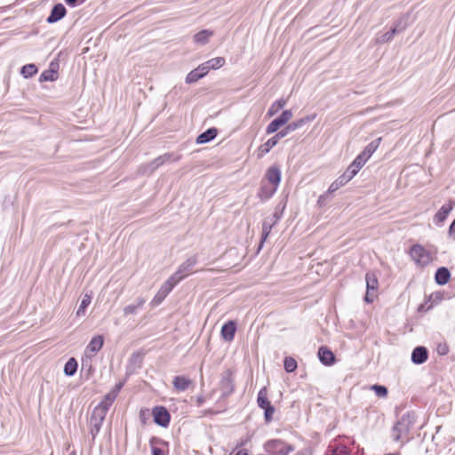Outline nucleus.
I'll use <instances>...</instances> for the list:
<instances>
[{"instance_id": "bb28decb", "label": "nucleus", "mask_w": 455, "mask_h": 455, "mask_svg": "<svg viewBox=\"0 0 455 455\" xmlns=\"http://www.w3.org/2000/svg\"><path fill=\"white\" fill-rule=\"evenodd\" d=\"M77 370V362L75 358H69L64 365V373L67 376H73Z\"/></svg>"}, {"instance_id": "f704fd0d", "label": "nucleus", "mask_w": 455, "mask_h": 455, "mask_svg": "<svg viewBox=\"0 0 455 455\" xmlns=\"http://www.w3.org/2000/svg\"><path fill=\"white\" fill-rule=\"evenodd\" d=\"M297 368V362L291 357H286L284 360V369L288 372H292Z\"/></svg>"}, {"instance_id": "a211bd4d", "label": "nucleus", "mask_w": 455, "mask_h": 455, "mask_svg": "<svg viewBox=\"0 0 455 455\" xmlns=\"http://www.w3.org/2000/svg\"><path fill=\"white\" fill-rule=\"evenodd\" d=\"M427 359V348L424 347H416L411 354V361L416 363H422Z\"/></svg>"}, {"instance_id": "4d7b16f0", "label": "nucleus", "mask_w": 455, "mask_h": 455, "mask_svg": "<svg viewBox=\"0 0 455 455\" xmlns=\"http://www.w3.org/2000/svg\"><path fill=\"white\" fill-rule=\"evenodd\" d=\"M323 196H321L319 197L318 203H321V201H322V199H323Z\"/></svg>"}, {"instance_id": "de8ad7c7", "label": "nucleus", "mask_w": 455, "mask_h": 455, "mask_svg": "<svg viewBox=\"0 0 455 455\" xmlns=\"http://www.w3.org/2000/svg\"><path fill=\"white\" fill-rule=\"evenodd\" d=\"M448 351H449V348H448V347H447L445 344H443V345H439V346L437 347V353H438L439 355H446V354L448 353Z\"/></svg>"}, {"instance_id": "c85d7f7f", "label": "nucleus", "mask_w": 455, "mask_h": 455, "mask_svg": "<svg viewBox=\"0 0 455 455\" xmlns=\"http://www.w3.org/2000/svg\"><path fill=\"white\" fill-rule=\"evenodd\" d=\"M293 116V113L291 110L287 109L284 110L281 116L275 119V121L277 123V124L281 127L287 124Z\"/></svg>"}, {"instance_id": "49530a36", "label": "nucleus", "mask_w": 455, "mask_h": 455, "mask_svg": "<svg viewBox=\"0 0 455 455\" xmlns=\"http://www.w3.org/2000/svg\"><path fill=\"white\" fill-rule=\"evenodd\" d=\"M443 299V295L440 292L432 293L428 296V302L430 301H440Z\"/></svg>"}, {"instance_id": "79ce46f5", "label": "nucleus", "mask_w": 455, "mask_h": 455, "mask_svg": "<svg viewBox=\"0 0 455 455\" xmlns=\"http://www.w3.org/2000/svg\"><path fill=\"white\" fill-rule=\"evenodd\" d=\"M301 126H303V121H301V119H299L296 122H293V123L290 124L287 126V131L293 132V131L300 128Z\"/></svg>"}, {"instance_id": "a19ab883", "label": "nucleus", "mask_w": 455, "mask_h": 455, "mask_svg": "<svg viewBox=\"0 0 455 455\" xmlns=\"http://www.w3.org/2000/svg\"><path fill=\"white\" fill-rule=\"evenodd\" d=\"M271 224H267V221H265L263 223V227H262V238H263V241H265L267 239V237L268 236L270 231H271Z\"/></svg>"}, {"instance_id": "393cba45", "label": "nucleus", "mask_w": 455, "mask_h": 455, "mask_svg": "<svg viewBox=\"0 0 455 455\" xmlns=\"http://www.w3.org/2000/svg\"><path fill=\"white\" fill-rule=\"evenodd\" d=\"M91 295L84 294L76 313L78 317L84 316L85 315L86 308L91 304Z\"/></svg>"}, {"instance_id": "f8f14e48", "label": "nucleus", "mask_w": 455, "mask_h": 455, "mask_svg": "<svg viewBox=\"0 0 455 455\" xmlns=\"http://www.w3.org/2000/svg\"><path fill=\"white\" fill-rule=\"evenodd\" d=\"M213 36V31L210 29H204L196 33L193 36L194 43L196 44L204 45L206 44L210 38Z\"/></svg>"}, {"instance_id": "5701e85b", "label": "nucleus", "mask_w": 455, "mask_h": 455, "mask_svg": "<svg viewBox=\"0 0 455 455\" xmlns=\"http://www.w3.org/2000/svg\"><path fill=\"white\" fill-rule=\"evenodd\" d=\"M381 141V138H378L376 140L369 143L364 149L360 153L363 156H364L367 160L371 158L372 154L377 150Z\"/></svg>"}, {"instance_id": "dca6fc26", "label": "nucleus", "mask_w": 455, "mask_h": 455, "mask_svg": "<svg viewBox=\"0 0 455 455\" xmlns=\"http://www.w3.org/2000/svg\"><path fill=\"white\" fill-rule=\"evenodd\" d=\"M318 356L320 361L325 365L332 364L335 360L333 353L325 347L319 348Z\"/></svg>"}, {"instance_id": "4c0bfd02", "label": "nucleus", "mask_w": 455, "mask_h": 455, "mask_svg": "<svg viewBox=\"0 0 455 455\" xmlns=\"http://www.w3.org/2000/svg\"><path fill=\"white\" fill-rule=\"evenodd\" d=\"M332 455H348L349 452L345 446H338L331 450Z\"/></svg>"}, {"instance_id": "7c9ffc66", "label": "nucleus", "mask_w": 455, "mask_h": 455, "mask_svg": "<svg viewBox=\"0 0 455 455\" xmlns=\"http://www.w3.org/2000/svg\"><path fill=\"white\" fill-rule=\"evenodd\" d=\"M58 78L57 72L50 68L48 70L44 71L40 76V82H45V81H55Z\"/></svg>"}, {"instance_id": "e433bc0d", "label": "nucleus", "mask_w": 455, "mask_h": 455, "mask_svg": "<svg viewBox=\"0 0 455 455\" xmlns=\"http://www.w3.org/2000/svg\"><path fill=\"white\" fill-rule=\"evenodd\" d=\"M379 397H386L387 395V389L384 386L373 385L371 387Z\"/></svg>"}, {"instance_id": "6e6d98bb", "label": "nucleus", "mask_w": 455, "mask_h": 455, "mask_svg": "<svg viewBox=\"0 0 455 455\" xmlns=\"http://www.w3.org/2000/svg\"><path fill=\"white\" fill-rule=\"evenodd\" d=\"M235 455H249L248 451L245 450L239 451Z\"/></svg>"}, {"instance_id": "2f4dec72", "label": "nucleus", "mask_w": 455, "mask_h": 455, "mask_svg": "<svg viewBox=\"0 0 455 455\" xmlns=\"http://www.w3.org/2000/svg\"><path fill=\"white\" fill-rule=\"evenodd\" d=\"M208 65L212 69H219L225 64V59L223 57H216L207 60Z\"/></svg>"}, {"instance_id": "f03ea898", "label": "nucleus", "mask_w": 455, "mask_h": 455, "mask_svg": "<svg viewBox=\"0 0 455 455\" xmlns=\"http://www.w3.org/2000/svg\"><path fill=\"white\" fill-rule=\"evenodd\" d=\"M122 388V384L119 383L116 387L115 389H113L112 391H110L106 396H105V399L100 403V404H99V406H97L93 412H92V419H91V421L92 422V420L96 418H99V420L100 422L102 421V419L105 418L106 416V413H107V411L108 409V407L110 406V404L114 402V400L116 399V397L117 396V394L118 392L120 391V389Z\"/></svg>"}, {"instance_id": "9b49d317", "label": "nucleus", "mask_w": 455, "mask_h": 455, "mask_svg": "<svg viewBox=\"0 0 455 455\" xmlns=\"http://www.w3.org/2000/svg\"><path fill=\"white\" fill-rule=\"evenodd\" d=\"M453 205L454 204L452 202L443 204L434 216V222L436 225H441L446 220L450 212L453 209Z\"/></svg>"}, {"instance_id": "4be33fe9", "label": "nucleus", "mask_w": 455, "mask_h": 455, "mask_svg": "<svg viewBox=\"0 0 455 455\" xmlns=\"http://www.w3.org/2000/svg\"><path fill=\"white\" fill-rule=\"evenodd\" d=\"M217 136V130L215 128H210L206 132L201 133L196 138V143L197 144H204L212 140H213Z\"/></svg>"}, {"instance_id": "c9c22d12", "label": "nucleus", "mask_w": 455, "mask_h": 455, "mask_svg": "<svg viewBox=\"0 0 455 455\" xmlns=\"http://www.w3.org/2000/svg\"><path fill=\"white\" fill-rule=\"evenodd\" d=\"M396 32H397L396 28H392L391 30L386 32L381 36H379L378 38V42L380 44H384V43L390 41Z\"/></svg>"}, {"instance_id": "6ab92c4d", "label": "nucleus", "mask_w": 455, "mask_h": 455, "mask_svg": "<svg viewBox=\"0 0 455 455\" xmlns=\"http://www.w3.org/2000/svg\"><path fill=\"white\" fill-rule=\"evenodd\" d=\"M348 181H350V180L348 179V177L346 174L343 173L330 185L327 192L329 194L334 193L339 188L345 186Z\"/></svg>"}, {"instance_id": "09e8293b", "label": "nucleus", "mask_w": 455, "mask_h": 455, "mask_svg": "<svg viewBox=\"0 0 455 455\" xmlns=\"http://www.w3.org/2000/svg\"><path fill=\"white\" fill-rule=\"evenodd\" d=\"M152 455H164V452L160 448L153 447Z\"/></svg>"}, {"instance_id": "864d4df0", "label": "nucleus", "mask_w": 455, "mask_h": 455, "mask_svg": "<svg viewBox=\"0 0 455 455\" xmlns=\"http://www.w3.org/2000/svg\"><path fill=\"white\" fill-rule=\"evenodd\" d=\"M282 139V136H280V133H276L274 137L271 138L272 140H275V144L276 145L279 140Z\"/></svg>"}, {"instance_id": "b1692460", "label": "nucleus", "mask_w": 455, "mask_h": 455, "mask_svg": "<svg viewBox=\"0 0 455 455\" xmlns=\"http://www.w3.org/2000/svg\"><path fill=\"white\" fill-rule=\"evenodd\" d=\"M285 105H286V100L283 99L275 100V102L272 103V105L268 108L267 113V116L271 117V116H275L277 112H279L282 108H283Z\"/></svg>"}, {"instance_id": "bf43d9fd", "label": "nucleus", "mask_w": 455, "mask_h": 455, "mask_svg": "<svg viewBox=\"0 0 455 455\" xmlns=\"http://www.w3.org/2000/svg\"><path fill=\"white\" fill-rule=\"evenodd\" d=\"M99 424H100V422H99V423H95V424H94V427H98V425H99Z\"/></svg>"}, {"instance_id": "ddd939ff", "label": "nucleus", "mask_w": 455, "mask_h": 455, "mask_svg": "<svg viewBox=\"0 0 455 455\" xmlns=\"http://www.w3.org/2000/svg\"><path fill=\"white\" fill-rule=\"evenodd\" d=\"M235 332V324L234 322L229 321L225 323L221 328V336L227 341L233 340Z\"/></svg>"}, {"instance_id": "58836bf2", "label": "nucleus", "mask_w": 455, "mask_h": 455, "mask_svg": "<svg viewBox=\"0 0 455 455\" xmlns=\"http://www.w3.org/2000/svg\"><path fill=\"white\" fill-rule=\"evenodd\" d=\"M196 69L202 75L203 77L211 70L207 61H205V62L202 63L201 65H199L196 68Z\"/></svg>"}, {"instance_id": "9d476101", "label": "nucleus", "mask_w": 455, "mask_h": 455, "mask_svg": "<svg viewBox=\"0 0 455 455\" xmlns=\"http://www.w3.org/2000/svg\"><path fill=\"white\" fill-rule=\"evenodd\" d=\"M410 255L418 266L421 267L425 266L426 251L423 246L419 244L413 245L410 251Z\"/></svg>"}, {"instance_id": "412c9836", "label": "nucleus", "mask_w": 455, "mask_h": 455, "mask_svg": "<svg viewBox=\"0 0 455 455\" xmlns=\"http://www.w3.org/2000/svg\"><path fill=\"white\" fill-rule=\"evenodd\" d=\"M179 282L172 275L170 278L161 286L159 291H157L160 295L166 298V296L170 293V291L174 288V286Z\"/></svg>"}, {"instance_id": "5fc2aeb1", "label": "nucleus", "mask_w": 455, "mask_h": 455, "mask_svg": "<svg viewBox=\"0 0 455 455\" xmlns=\"http://www.w3.org/2000/svg\"><path fill=\"white\" fill-rule=\"evenodd\" d=\"M291 131H287V127L283 130V131H281L279 132L280 133V136H282V138L285 137Z\"/></svg>"}, {"instance_id": "f257e3e1", "label": "nucleus", "mask_w": 455, "mask_h": 455, "mask_svg": "<svg viewBox=\"0 0 455 455\" xmlns=\"http://www.w3.org/2000/svg\"><path fill=\"white\" fill-rule=\"evenodd\" d=\"M282 179L281 169L277 165H272L267 169L261 180L258 196L261 200L271 198L276 192Z\"/></svg>"}, {"instance_id": "2eb2a0df", "label": "nucleus", "mask_w": 455, "mask_h": 455, "mask_svg": "<svg viewBox=\"0 0 455 455\" xmlns=\"http://www.w3.org/2000/svg\"><path fill=\"white\" fill-rule=\"evenodd\" d=\"M191 384V379L184 376H177L173 379V387L179 392L187 390Z\"/></svg>"}, {"instance_id": "8fccbe9b", "label": "nucleus", "mask_w": 455, "mask_h": 455, "mask_svg": "<svg viewBox=\"0 0 455 455\" xmlns=\"http://www.w3.org/2000/svg\"><path fill=\"white\" fill-rule=\"evenodd\" d=\"M301 121H303V125L307 123H309L315 119V116H307L302 118H300Z\"/></svg>"}, {"instance_id": "1a4fd4ad", "label": "nucleus", "mask_w": 455, "mask_h": 455, "mask_svg": "<svg viewBox=\"0 0 455 455\" xmlns=\"http://www.w3.org/2000/svg\"><path fill=\"white\" fill-rule=\"evenodd\" d=\"M154 421L161 426L167 427L170 422V414L164 407L158 406L153 410Z\"/></svg>"}, {"instance_id": "4468645a", "label": "nucleus", "mask_w": 455, "mask_h": 455, "mask_svg": "<svg viewBox=\"0 0 455 455\" xmlns=\"http://www.w3.org/2000/svg\"><path fill=\"white\" fill-rule=\"evenodd\" d=\"M65 13H66L65 7L61 4H56L51 12V15L47 18V21L49 23L56 22L58 20H60V19H62L64 17Z\"/></svg>"}, {"instance_id": "a878e982", "label": "nucleus", "mask_w": 455, "mask_h": 455, "mask_svg": "<svg viewBox=\"0 0 455 455\" xmlns=\"http://www.w3.org/2000/svg\"><path fill=\"white\" fill-rule=\"evenodd\" d=\"M257 403L258 405L262 409L270 406V403L267 399V391L266 387H263L259 390L257 398Z\"/></svg>"}, {"instance_id": "423d86ee", "label": "nucleus", "mask_w": 455, "mask_h": 455, "mask_svg": "<svg viewBox=\"0 0 455 455\" xmlns=\"http://www.w3.org/2000/svg\"><path fill=\"white\" fill-rule=\"evenodd\" d=\"M409 426L408 423L402 420L399 421L392 430V438L394 442L403 443L408 439Z\"/></svg>"}, {"instance_id": "c03bdc74", "label": "nucleus", "mask_w": 455, "mask_h": 455, "mask_svg": "<svg viewBox=\"0 0 455 455\" xmlns=\"http://www.w3.org/2000/svg\"><path fill=\"white\" fill-rule=\"evenodd\" d=\"M168 158H169V156H167V155H164V156H161L158 158H156L154 161L156 167H158V166L164 164L168 160Z\"/></svg>"}, {"instance_id": "72a5a7b5", "label": "nucleus", "mask_w": 455, "mask_h": 455, "mask_svg": "<svg viewBox=\"0 0 455 455\" xmlns=\"http://www.w3.org/2000/svg\"><path fill=\"white\" fill-rule=\"evenodd\" d=\"M202 75L198 72L196 68L190 71L186 76V83L192 84L202 78Z\"/></svg>"}, {"instance_id": "39448f33", "label": "nucleus", "mask_w": 455, "mask_h": 455, "mask_svg": "<svg viewBox=\"0 0 455 455\" xmlns=\"http://www.w3.org/2000/svg\"><path fill=\"white\" fill-rule=\"evenodd\" d=\"M197 259L196 256L187 259L172 275V276L180 283L182 279L192 273V268L196 265Z\"/></svg>"}, {"instance_id": "f3484780", "label": "nucleus", "mask_w": 455, "mask_h": 455, "mask_svg": "<svg viewBox=\"0 0 455 455\" xmlns=\"http://www.w3.org/2000/svg\"><path fill=\"white\" fill-rule=\"evenodd\" d=\"M450 277H451L450 271L448 270V268H446L444 267H439L435 275V282L439 285L446 284L449 282Z\"/></svg>"}, {"instance_id": "aec40b11", "label": "nucleus", "mask_w": 455, "mask_h": 455, "mask_svg": "<svg viewBox=\"0 0 455 455\" xmlns=\"http://www.w3.org/2000/svg\"><path fill=\"white\" fill-rule=\"evenodd\" d=\"M179 282L172 275L170 278L161 286L159 291H157L160 295L166 298V296L170 293V291L174 288V286Z\"/></svg>"}, {"instance_id": "0eeeda50", "label": "nucleus", "mask_w": 455, "mask_h": 455, "mask_svg": "<svg viewBox=\"0 0 455 455\" xmlns=\"http://www.w3.org/2000/svg\"><path fill=\"white\" fill-rule=\"evenodd\" d=\"M367 161L368 160L364 156L359 154L355 157V159L351 163V164L347 167V169L344 172V174H346L351 180L363 167Z\"/></svg>"}, {"instance_id": "13d9d810", "label": "nucleus", "mask_w": 455, "mask_h": 455, "mask_svg": "<svg viewBox=\"0 0 455 455\" xmlns=\"http://www.w3.org/2000/svg\"><path fill=\"white\" fill-rule=\"evenodd\" d=\"M386 455H398V454H395V453H389V454H386Z\"/></svg>"}, {"instance_id": "a18cd8bd", "label": "nucleus", "mask_w": 455, "mask_h": 455, "mask_svg": "<svg viewBox=\"0 0 455 455\" xmlns=\"http://www.w3.org/2000/svg\"><path fill=\"white\" fill-rule=\"evenodd\" d=\"M165 298H164V296L160 295L158 292L155 295V297L153 298L151 303L153 306H158L159 304H161L163 302V300Z\"/></svg>"}, {"instance_id": "3c124183", "label": "nucleus", "mask_w": 455, "mask_h": 455, "mask_svg": "<svg viewBox=\"0 0 455 455\" xmlns=\"http://www.w3.org/2000/svg\"><path fill=\"white\" fill-rule=\"evenodd\" d=\"M449 232L451 235H455V220L452 221V223L450 226Z\"/></svg>"}, {"instance_id": "473e14b6", "label": "nucleus", "mask_w": 455, "mask_h": 455, "mask_svg": "<svg viewBox=\"0 0 455 455\" xmlns=\"http://www.w3.org/2000/svg\"><path fill=\"white\" fill-rule=\"evenodd\" d=\"M36 72H37V68H36V67L34 64H28V65H25V66L21 68V75H22L25 78L31 77V76H32L33 75H35Z\"/></svg>"}, {"instance_id": "37998d69", "label": "nucleus", "mask_w": 455, "mask_h": 455, "mask_svg": "<svg viewBox=\"0 0 455 455\" xmlns=\"http://www.w3.org/2000/svg\"><path fill=\"white\" fill-rule=\"evenodd\" d=\"M265 410V418H266V420L268 422L271 420L272 417H273V414L275 412V409L273 406H268V407H266L264 408Z\"/></svg>"}, {"instance_id": "6e6552de", "label": "nucleus", "mask_w": 455, "mask_h": 455, "mask_svg": "<svg viewBox=\"0 0 455 455\" xmlns=\"http://www.w3.org/2000/svg\"><path fill=\"white\" fill-rule=\"evenodd\" d=\"M104 338L102 335H95L92 338L85 348V355L87 357L94 356L103 347Z\"/></svg>"}, {"instance_id": "603ef678", "label": "nucleus", "mask_w": 455, "mask_h": 455, "mask_svg": "<svg viewBox=\"0 0 455 455\" xmlns=\"http://www.w3.org/2000/svg\"><path fill=\"white\" fill-rule=\"evenodd\" d=\"M84 0H66L68 4L73 6L76 5L79 2H84Z\"/></svg>"}, {"instance_id": "7ed1b4c3", "label": "nucleus", "mask_w": 455, "mask_h": 455, "mask_svg": "<svg viewBox=\"0 0 455 455\" xmlns=\"http://www.w3.org/2000/svg\"><path fill=\"white\" fill-rule=\"evenodd\" d=\"M267 452L272 455H288L294 448L280 439H273L267 441L264 444Z\"/></svg>"}, {"instance_id": "20e7f679", "label": "nucleus", "mask_w": 455, "mask_h": 455, "mask_svg": "<svg viewBox=\"0 0 455 455\" xmlns=\"http://www.w3.org/2000/svg\"><path fill=\"white\" fill-rule=\"evenodd\" d=\"M365 281H366V294L364 297V300L367 303H371L377 298L379 281L374 273H367L365 275Z\"/></svg>"}, {"instance_id": "cd10ccee", "label": "nucleus", "mask_w": 455, "mask_h": 455, "mask_svg": "<svg viewBox=\"0 0 455 455\" xmlns=\"http://www.w3.org/2000/svg\"><path fill=\"white\" fill-rule=\"evenodd\" d=\"M275 146V140H272L269 139L267 141H266L264 144L259 146L258 148V157H262L266 154H267Z\"/></svg>"}, {"instance_id": "ea45409f", "label": "nucleus", "mask_w": 455, "mask_h": 455, "mask_svg": "<svg viewBox=\"0 0 455 455\" xmlns=\"http://www.w3.org/2000/svg\"><path fill=\"white\" fill-rule=\"evenodd\" d=\"M280 126L277 124V123L275 121V119L267 125L266 132L267 134H271L275 132Z\"/></svg>"}, {"instance_id": "c756f323", "label": "nucleus", "mask_w": 455, "mask_h": 455, "mask_svg": "<svg viewBox=\"0 0 455 455\" xmlns=\"http://www.w3.org/2000/svg\"><path fill=\"white\" fill-rule=\"evenodd\" d=\"M145 300L140 299L136 304L128 305L124 308V314L125 315H135L137 311L143 306Z\"/></svg>"}]
</instances>
